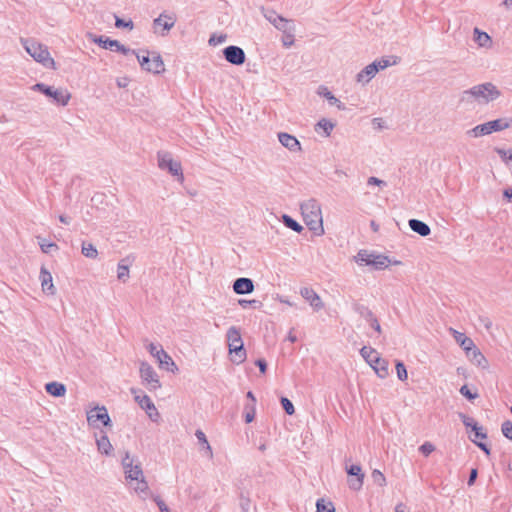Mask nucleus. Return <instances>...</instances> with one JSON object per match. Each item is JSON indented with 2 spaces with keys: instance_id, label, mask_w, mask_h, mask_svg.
Segmentation results:
<instances>
[{
  "instance_id": "obj_1",
  "label": "nucleus",
  "mask_w": 512,
  "mask_h": 512,
  "mask_svg": "<svg viewBox=\"0 0 512 512\" xmlns=\"http://www.w3.org/2000/svg\"><path fill=\"white\" fill-rule=\"evenodd\" d=\"M500 91L491 82L475 85L462 92L460 101L466 104L477 102L478 104H488L500 96Z\"/></svg>"
},
{
  "instance_id": "obj_2",
  "label": "nucleus",
  "mask_w": 512,
  "mask_h": 512,
  "mask_svg": "<svg viewBox=\"0 0 512 512\" xmlns=\"http://www.w3.org/2000/svg\"><path fill=\"white\" fill-rule=\"evenodd\" d=\"M300 210L309 230L318 236L323 235L322 211L318 201L313 198L308 199L300 204Z\"/></svg>"
},
{
  "instance_id": "obj_3",
  "label": "nucleus",
  "mask_w": 512,
  "mask_h": 512,
  "mask_svg": "<svg viewBox=\"0 0 512 512\" xmlns=\"http://www.w3.org/2000/svg\"><path fill=\"white\" fill-rule=\"evenodd\" d=\"M21 43L26 52L37 62L47 68H54L55 62L51 58L46 46L33 39H21Z\"/></svg>"
},
{
  "instance_id": "obj_4",
  "label": "nucleus",
  "mask_w": 512,
  "mask_h": 512,
  "mask_svg": "<svg viewBox=\"0 0 512 512\" xmlns=\"http://www.w3.org/2000/svg\"><path fill=\"white\" fill-rule=\"evenodd\" d=\"M509 127V122L505 119H496L480 125L467 131V135L477 138L484 135H489L492 132L502 131Z\"/></svg>"
},
{
  "instance_id": "obj_5",
  "label": "nucleus",
  "mask_w": 512,
  "mask_h": 512,
  "mask_svg": "<svg viewBox=\"0 0 512 512\" xmlns=\"http://www.w3.org/2000/svg\"><path fill=\"white\" fill-rule=\"evenodd\" d=\"M33 89L39 91L54 100L55 103L65 106L68 104L71 95L67 90L56 89L52 86H48L44 83H37L33 86Z\"/></svg>"
},
{
  "instance_id": "obj_6",
  "label": "nucleus",
  "mask_w": 512,
  "mask_h": 512,
  "mask_svg": "<svg viewBox=\"0 0 512 512\" xmlns=\"http://www.w3.org/2000/svg\"><path fill=\"white\" fill-rule=\"evenodd\" d=\"M133 54L136 56L143 70L154 74H159L164 71V63L159 54H154L152 58H150L149 55H140L136 51Z\"/></svg>"
},
{
  "instance_id": "obj_7",
  "label": "nucleus",
  "mask_w": 512,
  "mask_h": 512,
  "mask_svg": "<svg viewBox=\"0 0 512 512\" xmlns=\"http://www.w3.org/2000/svg\"><path fill=\"white\" fill-rule=\"evenodd\" d=\"M140 377L143 385L150 391H155L161 387L157 373L147 362H141L140 364Z\"/></svg>"
},
{
  "instance_id": "obj_8",
  "label": "nucleus",
  "mask_w": 512,
  "mask_h": 512,
  "mask_svg": "<svg viewBox=\"0 0 512 512\" xmlns=\"http://www.w3.org/2000/svg\"><path fill=\"white\" fill-rule=\"evenodd\" d=\"M89 38L92 42L98 44L103 49H109L111 51H117L124 55H128L130 53H135V50H132L123 44H121L118 40H113L105 36H96L93 34H89Z\"/></svg>"
},
{
  "instance_id": "obj_9",
  "label": "nucleus",
  "mask_w": 512,
  "mask_h": 512,
  "mask_svg": "<svg viewBox=\"0 0 512 512\" xmlns=\"http://www.w3.org/2000/svg\"><path fill=\"white\" fill-rule=\"evenodd\" d=\"M158 166L162 170H167L173 176H179L183 179L181 163L174 160L168 152H158Z\"/></svg>"
},
{
  "instance_id": "obj_10",
  "label": "nucleus",
  "mask_w": 512,
  "mask_h": 512,
  "mask_svg": "<svg viewBox=\"0 0 512 512\" xmlns=\"http://www.w3.org/2000/svg\"><path fill=\"white\" fill-rule=\"evenodd\" d=\"M130 391L134 395V400L146 411L148 417L152 421H157L160 415L150 397L146 394H140V390L135 388H131Z\"/></svg>"
},
{
  "instance_id": "obj_11",
  "label": "nucleus",
  "mask_w": 512,
  "mask_h": 512,
  "mask_svg": "<svg viewBox=\"0 0 512 512\" xmlns=\"http://www.w3.org/2000/svg\"><path fill=\"white\" fill-rule=\"evenodd\" d=\"M148 350L150 354L158 360L160 367L172 372L177 370L176 364L172 358L162 349V347H159L154 343H150L148 345Z\"/></svg>"
},
{
  "instance_id": "obj_12",
  "label": "nucleus",
  "mask_w": 512,
  "mask_h": 512,
  "mask_svg": "<svg viewBox=\"0 0 512 512\" xmlns=\"http://www.w3.org/2000/svg\"><path fill=\"white\" fill-rule=\"evenodd\" d=\"M87 421L92 426H97V422L100 421L104 426H111V419L108 414L106 407L97 406L94 409L87 412Z\"/></svg>"
},
{
  "instance_id": "obj_13",
  "label": "nucleus",
  "mask_w": 512,
  "mask_h": 512,
  "mask_svg": "<svg viewBox=\"0 0 512 512\" xmlns=\"http://www.w3.org/2000/svg\"><path fill=\"white\" fill-rule=\"evenodd\" d=\"M223 56L227 62L237 66L242 65L246 60L244 50L235 45H230L224 48Z\"/></svg>"
},
{
  "instance_id": "obj_14",
  "label": "nucleus",
  "mask_w": 512,
  "mask_h": 512,
  "mask_svg": "<svg viewBox=\"0 0 512 512\" xmlns=\"http://www.w3.org/2000/svg\"><path fill=\"white\" fill-rule=\"evenodd\" d=\"M459 418L461 419L462 423L466 428H471L472 432L474 433V437L469 436L471 439H478L484 440L487 438V433L485 432L484 428L478 424L477 421H475L472 417L467 416L464 413H459Z\"/></svg>"
},
{
  "instance_id": "obj_15",
  "label": "nucleus",
  "mask_w": 512,
  "mask_h": 512,
  "mask_svg": "<svg viewBox=\"0 0 512 512\" xmlns=\"http://www.w3.org/2000/svg\"><path fill=\"white\" fill-rule=\"evenodd\" d=\"M176 17L174 15H168L165 13L160 14L157 18L153 20V27L155 32L159 27L162 28V32L160 34L165 36L175 25Z\"/></svg>"
},
{
  "instance_id": "obj_16",
  "label": "nucleus",
  "mask_w": 512,
  "mask_h": 512,
  "mask_svg": "<svg viewBox=\"0 0 512 512\" xmlns=\"http://www.w3.org/2000/svg\"><path fill=\"white\" fill-rule=\"evenodd\" d=\"M264 17L274 25L275 28L282 31L283 33H287L291 30L290 21L278 15L273 10H268L264 13Z\"/></svg>"
},
{
  "instance_id": "obj_17",
  "label": "nucleus",
  "mask_w": 512,
  "mask_h": 512,
  "mask_svg": "<svg viewBox=\"0 0 512 512\" xmlns=\"http://www.w3.org/2000/svg\"><path fill=\"white\" fill-rule=\"evenodd\" d=\"M300 294L315 311H319L324 307L320 296L312 288L303 287L300 290Z\"/></svg>"
},
{
  "instance_id": "obj_18",
  "label": "nucleus",
  "mask_w": 512,
  "mask_h": 512,
  "mask_svg": "<svg viewBox=\"0 0 512 512\" xmlns=\"http://www.w3.org/2000/svg\"><path fill=\"white\" fill-rule=\"evenodd\" d=\"M233 290L236 294H250L254 291V283L250 278L240 277L233 283Z\"/></svg>"
},
{
  "instance_id": "obj_19",
  "label": "nucleus",
  "mask_w": 512,
  "mask_h": 512,
  "mask_svg": "<svg viewBox=\"0 0 512 512\" xmlns=\"http://www.w3.org/2000/svg\"><path fill=\"white\" fill-rule=\"evenodd\" d=\"M279 142L291 152H297L301 150V144L298 139L288 133L280 132L278 133Z\"/></svg>"
},
{
  "instance_id": "obj_20",
  "label": "nucleus",
  "mask_w": 512,
  "mask_h": 512,
  "mask_svg": "<svg viewBox=\"0 0 512 512\" xmlns=\"http://www.w3.org/2000/svg\"><path fill=\"white\" fill-rule=\"evenodd\" d=\"M348 475L356 476V479L349 483V487L353 490H359L363 485L364 474L362 473L360 465L353 464L346 468Z\"/></svg>"
},
{
  "instance_id": "obj_21",
  "label": "nucleus",
  "mask_w": 512,
  "mask_h": 512,
  "mask_svg": "<svg viewBox=\"0 0 512 512\" xmlns=\"http://www.w3.org/2000/svg\"><path fill=\"white\" fill-rule=\"evenodd\" d=\"M466 356L476 366H478L482 369H488V367H489L488 360L485 358V356L481 353V351L476 346H474L473 349L469 350L466 353Z\"/></svg>"
},
{
  "instance_id": "obj_22",
  "label": "nucleus",
  "mask_w": 512,
  "mask_h": 512,
  "mask_svg": "<svg viewBox=\"0 0 512 512\" xmlns=\"http://www.w3.org/2000/svg\"><path fill=\"white\" fill-rule=\"evenodd\" d=\"M377 74V68L375 64H369L364 67L357 75L356 81L362 85L369 83Z\"/></svg>"
},
{
  "instance_id": "obj_23",
  "label": "nucleus",
  "mask_w": 512,
  "mask_h": 512,
  "mask_svg": "<svg viewBox=\"0 0 512 512\" xmlns=\"http://www.w3.org/2000/svg\"><path fill=\"white\" fill-rule=\"evenodd\" d=\"M40 280L43 292L49 295H54L56 290L53 285L52 275L49 271L46 270L45 267H41Z\"/></svg>"
},
{
  "instance_id": "obj_24",
  "label": "nucleus",
  "mask_w": 512,
  "mask_h": 512,
  "mask_svg": "<svg viewBox=\"0 0 512 512\" xmlns=\"http://www.w3.org/2000/svg\"><path fill=\"white\" fill-rule=\"evenodd\" d=\"M450 332L452 333L455 341L460 345V347L467 353L469 350L473 349L475 346L474 342L471 338L467 337L464 333H461L453 328H450Z\"/></svg>"
},
{
  "instance_id": "obj_25",
  "label": "nucleus",
  "mask_w": 512,
  "mask_h": 512,
  "mask_svg": "<svg viewBox=\"0 0 512 512\" xmlns=\"http://www.w3.org/2000/svg\"><path fill=\"white\" fill-rule=\"evenodd\" d=\"M229 352L232 355L231 361L237 365L241 364L246 359L244 344H230Z\"/></svg>"
},
{
  "instance_id": "obj_26",
  "label": "nucleus",
  "mask_w": 512,
  "mask_h": 512,
  "mask_svg": "<svg viewBox=\"0 0 512 512\" xmlns=\"http://www.w3.org/2000/svg\"><path fill=\"white\" fill-rule=\"evenodd\" d=\"M389 264L399 265L401 262L398 260H391L385 255L377 254L374 252V262L372 267L375 270H383L387 268Z\"/></svg>"
},
{
  "instance_id": "obj_27",
  "label": "nucleus",
  "mask_w": 512,
  "mask_h": 512,
  "mask_svg": "<svg viewBox=\"0 0 512 512\" xmlns=\"http://www.w3.org/2000/svg\"><path fill=\"white\" fill-rule=\"evenodd\" d=\"M410 229L419 234L420 236L426 237L431 233L430 227L423 221L418 219H410L409 220Z\"/></svg>"
},
{
  "instance_id": "obj_28",
  "label": "nucleus",
  "mask_w": 512,
  "mask_h": 512,
  "mask_svg": "<svg viewBox=\"0 0 512 512\" xmlns=\"http://www.w3.org/2000/svg\"><path fill=\"white\" fill-rule=\"evenodd\" d=\"M318 94L320 96H323L324 98H326L329 102L330 105H335L337 106L338 109L340 110H344L345 109V106L344 104L338 99L336 98L330 91L327 87L325 86H320L318 88Z\"/></svg>"
},
{
  "instance_id": "obj_29",
  "label": "nucleus",
  "mask_w": 512,
  "mask_h": 512,
  "mask_svg": "<svg viewBox=\"0 0 512 512\" xmlns=\"http://www.w3.org/2000/svg\"><path fill=\"white\" fill-rule=\"evenodd\" d=\"M131 264V261L129 257H126L119 261L118 267H117V278L122 281L126 282L129 278V266Z\"/></svg>"
},
{
  "instance_id": "obj_30",
  "label": "nucleus",
  "mask_w": 512,
  "mask_h": 512,
  "mask_svg": "<svg viewBox=\"0 0 512 512\" xmlns=\"http://www.w3.org/2000/svg\"><path fill=\"white\" fill-rule=\"evenodd\" d=\"M355 261L359 265L372 266L374 262V252H370L366 249H361L354 257Z\"/></svg>"
},
{
  "instance_id": "obj_31",
  "label": "nucleus",
  "mask_w": 512,
  "mask_h": 512,
  "mask_svg": "<svg viewBox=\"0 0 512 512\" xmlns=\"http://www.w3.org/2000/svg\"><path fill=\"white\" fill-rule=\"evenodd\" d=\"M46 392L54 397H62L66 393V387L59 382H50L45 385Z\"/></svg>"
},
{
  "instance_id": "obj_32",
  "label": "nucleus",
  "mask_w": 512,
  "mask_h": 512,
  "mask_svg": "<svg viewBox=\"0 0 512 512\" xmlns=\"http://www.w3.org/2000/svg\"><path fill=\"white\" fill-rule=\"evenodd\" d=\"M195 436L199 442L200 445H202L203 447V451L205 453V455L209 458V459H212L213 458V451H212V448L207 440V437L205 435V433L198 429L196 430L195 432Z\"/></svg>"
},
{
  "instance_id": "obj_33",
  "label": "nucleus",
  "mask_w": 512,
  "mask_h": 512,
  "mask_svg": "<svg viewBox=\"0 0 512 512\" xmlns=\"http://www.w3.org/2000/svg\"><path fill=\"white\" fill-rule=\"evenodd\" d=\"M360 354L369 365L374 364V362H378L380 358L378 352L372 347H362L360 349Z\"/></svg>"
},
{
  "instance_id": "obj_34",
  "label": "nucleus",
  "mask_w": 512,
  "mask_h": 512,
  "mask_svg": "<svg viewBox=\"0 0 512 512\" xmlns=\"http://www.w3.org/2000/svg\"><path fill=\"white\" fill-rule=\"evenodd\" d=\"M98 451L105 455H110L113 447L110 443V440L107 435L102 434L99 438L96 440Z\"/></svg>"
},
{
  "instance_id": "obj_35",
  "label": "nucleus",
  "mask_w": 512,
  "mask_h": 512,
  "mask_svg": "<svg viewBox=\"0 0 512 512\" xmlns=\"http://www.w3.org/2000/svg\"><path fill=\"white\" fill-rule=\"evenodd\" d=\"M226 338L228 342V347H230V344H243L240 330L235 326H232L227 330Z\"/></svg>"
},
{
  "instance_id": "obj_36",
  "label": "nucleus",
  "mask_w": 512,
  "mask_h": 512,
  "mask_svg": "<svg viewBox=\"0 0 512 512\" xmlns=\"http://www.w3.org/2000/svg\"><path fill=\"white\" fill-rule=\"evenodd\" d=\"M124 471L126 478L130 480H139V478L142 477L143 475V471L139 463H131V466L128 467L127 469H124Z\"/></svg>"
},
{
  "instance_id": "obj_37",
  "label": "nucleus",
  "mask_w": 512,
  "mask_h": 512,
  "mask_svg": "<svg viewBox=\"0 0 512 512\" xmlns=\"http://www.w3.org/2000/svg\"><path fill=\"white\" fill-rule=\"evenodd\" d=\"M352 307L353 310L356 313H358L362 318H364L367 322L375 316L374 313L367 306L359 302H354Z\"/></svg>"
},
{
  "instance_id": "obj_38",
  "label": "nucleus",
  "mask_w": 512,
  "mask_h": 512,
  "mask_svg": "<svg viewBox=\"0 0 512 512\" xmlns=\"http://www.w3.org/2000/svg\"><path fill=\"white\" fill-rule=\"evenodd\" d=\"M474 41L480 47H488L491 44L490 36L486 32L480 31L478 28L474 29Z\"/></svg>"
},
{
  "instance_id": "obj_39",
  "label": "nucleus",
  "mask_w": 512,
  "mask_h": 512,
  "mask_svg": "<svg viewBox=\"0 0 512 512\" xmlns=\"http://www.w3.org/2000/svg\"><path fill=\"white\" fill-rule=\"evenodd\" d=\"M370 366L380 378H385L388 375V362L386 360L379 358L378 362H374Z\"/></svg>"
},
{
  "instance_id": "obj_40",
  "label": "nucleus",
  "mask_w": 512,
  "mask_h": 512,
  "mask_svg": "<svg viewBox=\"0 0 512 512\" xmlns=\"http://www.w3.org/2000/svg\"><path fill=\"white\" fill-rule=\"evenodd\" d=\"M334 127H335V124L333 122H331L328 119L322 118L321 120H319L317 122V124L315 126V130L318 131L319 129H322L325 136L328 137V136H330Z\"/></svg>"
},
{
  "instance_id": "obj_41",
  "label": "nucleus",
  "mask_w": 512,
  "mask_h": 512,
  "mask_svg": "<svg viewBox=\"0 0 512 512\" xmlns=\"http://www.w3.org/2000/svg\"><path fill=\"white\" fill-rule=\"evenodd\" d=\"M137 481V485L135 486L134 490L136 493H138L143 499H145L149 494V486L147 481L145 480L144 476L139 478Z\"/></svg>"
},
{
  "instance_id": "obj_42",
  "label": "nucleus",
  "mask_w": 512,
  "mask_h": 512,
  "mask_svg": "<svg viewBox=\"0 0 512 512\" xmlns=\"http://www.w3.org/2000/svg\"><path fill=\"white\" fill-rule=\"evenodd\" d=\"M81 253L90 259H95L98 256V251L92 243L83 242L81 247Z\"/></svg>"
},
{
  "instance_id": "obj_43",
  "label": "nucleus",
  "mask_w": 512,
  "mask_h": 512,
  "mask_svg": "<svg viewBox=\"0 0 512 512\" xmlns=\"http://www.w3.org/2000/svg\"><path fill=\"white\" fill-rule=\"evenodd\" d=\"M282 222L287 228L297 233H300L303 230V227L289 215H282Z\"/></svg>"
},
{
  "instance_id": "obj_44",
  "label": "nucleus",
  "mask_w": 512,
  "mask_h": 512,
  "mask_svg": "<svg viewBox=\"0 0 512 512\" xmlns=\"http://www.w3.org/2000/svg\"><path fill=\"white\" fill-rule=\"evenodd\" d=\"M316 512H335L332 502H326L323 498L316 502Z\"/></svg>"
},
{
  "instance_id": "obj_45",
  "label": "nucleus",
  "mask_w": 512,
  "mask_h": 512,
  "mask_svg": "<svg viewBox=\"0 0 512 512\" xmlns=\"http://www.w3.org/2000/svg\"><path fill=\"white\" fill-rule=\"evenodd\" d=\"M393 61L390 60V58H381L378 60L373 61L371 64H375L377 68V73L380 70H383L391 65H395L397 63L396 57H392Z\"/></svg>"
},
{
  "instance_id": "obj_46",
  "label": "nucleus",
  "mask_w": 512,
  "mask_h": 512,
  "mask_svg": "<svg viewBox=\"0 0 512 512\" xmlns=\"http://www.w3.org/2000/svg\"><path fill=\"white\" fill-rule=\"evenodd\" d=\"M256 404L247 403L244 407L245 422L251 423L255 418Z\"/></svg>"
},
{
  "instance_id": "obj_47",
  "label": "nucleus",
  "mask_w": 512,
  "mask_h": 512,
  "mask_svg": "<svg viewBox=\"0 0 512 512\" xmlns=\"http://www.w3.org/2000/svg\"><path fill=\"white\" fill-rule=\"evenodd\" d=\"M39 245H40L42 252H44V253H50L53 250H58V246L55 243L49 242L44 238L40 239Z\"/></svg>"
},
{
  "instance_id": "obj_48",
  "label": "nucleus",
  "mask_w": 512,
  "mask_h": 512,
  "mask_svg": "<svg viewBox=\"0 0 512 512\" xmlns=\"http://www.w3.org/2000/svg\"><path fill=\"white\" fill-rule=\"evenodd\" d=\"M396 372H397V377L399 380H401V381L407 380L408 373H407L406 367L403 362L398 361L396 363Z\"/></svg>"
},
{
  "instance_id": "obj_49",
  "label": "nucleus",
  "mask_w": 512,
  "mask_h": 512,
  "mask_svg": "<svg viewBox=\"0 0 512 512\" xmlns=\"http://www.w3.org/2000/svg\"><path fill=\"white\" fill-rule=\"evenodd\" d=\"M281 405L288 415H293L295 412L293 403L286 397H281Z\"/></svg>"
},
{
  "instance_id": "obj_50",
  "label": "nucleus",
  "mask_w": 512,
  "mask_h": 512,
  "mask_svg": "<svg viewBox=\"0 0 512 512\" xmlns=\"http://www.w3.org/2000/svg\"><path fill=\"white\" fill-rule=\"evenodd\" d=\"M501 431L506 438L512 441V422L510 420H506L502 423Z\"/></svg>"
},
{
  "instance_id": "obj_51",
  "label": "nucleus",
  "mask_w": 512,
  "mask_h": 512,
  "mask_svg": "<svg viewBox=\"0 0 512 512\" xmlns=\"http://www.w3.org/2000/svg\"><path fill=\"white\" fill-rule=\"evenodd\" d=\"M460 393L468 400H474L479 396L477 392H472L467 385H463L460 388Z\"/></svg>"
},
{
  "instance_id": "obj_52",
  "label": "nucleus",
  "mask_w": 512,
  "mask_h": 512,
  "mask_svg": "<svg viewBox=\"0 0 512 512\" xmlns=\"http://www.w3.org/2000/svg\"><path fill=\"white\" fill-rule=\"evenodd\" d=\"M239 305L243 308H247L248 306H252L253 308H260L262 306V303L259 300H245L241 299L239 300Z\"/></svg>"
},
{
  "instance_id": "obj_53",
  "label": "nucleus",
  "mask_w": 512,
  "mask_h": 512,
  "mask_svg": "<svg viewBox=\"0 0 512 512\" xmlns=\"http://www.w3.org/2000/svg\"><path fill=\"white\" fill-rule=\"evenodd\" d=\"M435 450V446L430 442H425L419 447V451L424 456H429Z\"/></svg>"
},
{
  "instance_id": "obj_54",
  "label": "nucleus",
  "mask_w": 512,
  "mask_h": 512,
  "mask_svg": "<svg viewBox=\"0 0 512 512\" xmlns=\"http://www.w3.org/2000/svg\"><path fill=\"white\" fill-rule=\"evenodd\" d=\"M373 481L379 486H383L385 484V476L379 470H374L372 472Z\"/></svg>"
},
{
  "instance_id": "obj_55",
  "label": "nucleus",
  "mask_w": 512,
  "mask_h": 512,
  "mask_svg": "<svg viewBox=\"0 0 512 512\" xmlns=\"http://www.w3.org/2000/svg\"><path fill=\"white\" fill-rule=\"evenodd\" d=\"M115 26L117 28H133V22L131 20L125 21L124 19H121L119 17H115Z\"/></svg>"
},
{
  "instance_id": "obj_56",
  "label": "nucleus",
  "mask_w": 512,
  "mask_h": 512,
  "mask_svg": "<svg viewBox=\"0 0 512 512\" xmlns=\"http://www.w3.org/2000/svg\"><path fill=\"white\" fill-rule=\"evenodd\" d=\"M471 441L478 447L480 448L487 456L490 455L491 453V450L490 448L488 447V445L482 441H476V439H471Z\"/></svg>"
},
{
  "instance_id": "obj_57",
  "label": "nucleus",
  "mask_w": 512,
  "mask_h": 512,
  "mask_svg": "<svg viewBox=\"0 0 512 512\" xmlns=\"http://www.w3.org/2000/svg\"><path fill=\"white\" fill-rule=\"evenodd\" d=\"M367 184L369 186H373V185H375V186H386V182L385 181H383V180H381V179H379L377 177H374V176L368 178Z\"/></svg>"
},
{
  "instance_id": "obj_58",
  "label": "nucleus",
  "mask_w": 512,
  "mask_h": 512,
  "mask_svg": "<svg viewBox=\"0 0 512 512\" xmlns=\"http://www.w3.org/2000/svg\"><path fill=\"white\" fill-rule=\"evenodd\" d=\"M368 323L378 334L382 333L381 326H380L379 321L376 318V316H374L371 320H369Z\"/></svg>"
},
{
  "instance_id": "obj_59",
  "label": "nucleus",
  "mask_w": 512,
  "mask_h": 512,
  "mask_svg": "<svg viewBox=\"0 0 512 512\" xmlns=\"http://www.w3.org/2000/svg\"><path fill=\"white\" fill-rule=\"evenodd\" d=\"M226 40V36L225 35H219V36H216V35H212L209 39V44L210 45H217L219 43H222Z\"/></svg>"
},
{
  "instance_id": "obj_60",
  "label": "nucleus",
  "mask_w": 512,
  "mask_h": 512,
  "mask_svg": "<svg viewBox=\"0 0 512 512\" xmlns=\"http://www.w3.org/2000/svg\"><path fill=\"white\" fill-rule=\"evenodd\" d=\"M133 462H134V460H133V458L130 457L129 452H126L124 458L122 459L123 468L127 469L128 467L131 466V463H133Z\"/></svg>"
},
{
  "instance_id": "obj_61",
  "label": "nucleus",
  "mask_w": 512,
  "mask_h": 512,
  "mask_svg": "<svg viewBox=\"0 0 512 512\" xmlns=\"http://www.w3.org/2000/svg\"><path fill=\"white\" fill-rule=\"evenodd\" d=\"M477 476H478V471H477V469H476V468H473V469L470 471V475H469V478H468V482H467V484H468L469 486H472V485L475 483V481H476V479H477Z\"/></svg>"
},
{
  "instance_id": "obj_62",
  "label": "nucleus",
  "mask_w": 512,
  "mask_h": 512,
  "mask_svg": "<svg viewBox=\"0 0 512 512\" xmlns=\"http://www.w3.org/2000/svg\"><path fill=\"white\" fill-rule=\"evenodd\" d=\"M293 28L291 27V30L288 31L286 34H287V38L289 39H286L283 41V45L286 46V47H289L290 45L293 44Z\"/></svg>"
},
{
  "instance_id": "obj_63",
  "label": "nucleus",
  "mask_w": 512,
  "mask_h": 512,
  "mask_svg": "<svg viewBox=\"0 0 512 512\" xmlns=\"http://www.w3.org/2000/svg\"><path fill=\"white\" fill-rule=\"evenodd\" d=\"M255 364L259 367L261 373H265L267 369V363L264 359L256 360Z\"/></svg>"
},
{
  "instance_id": "obj_64",
  "label": "nucleus",
  "mask_w": 512,
  "mask_h": 512,
  "mask_svg": "<svg viewBox=\"0 0 512 512\" xmlns=\"http://www.w3.org/2000/svg\"><path fill=\"white\" fill-rule=\"evenodd\" d=\"M395 512H410V510L403 503H399L395 507Z\"/></svg>"
}]
</instances>
